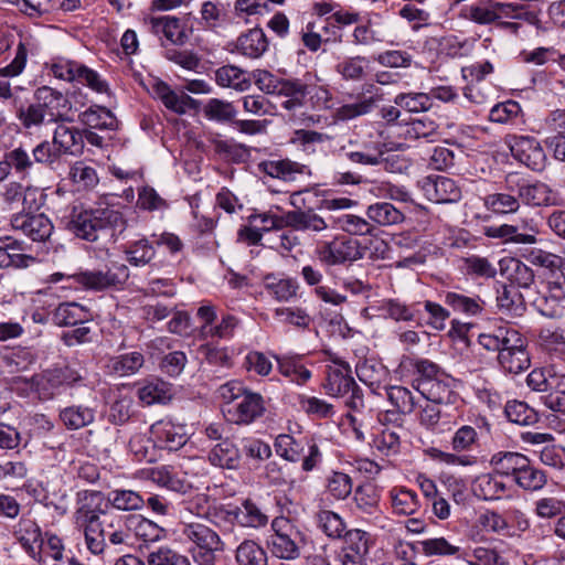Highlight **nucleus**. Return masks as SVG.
Returning <instances> with one entry per match:
<instances>
[{"label": "nucleus", "mask_w": 565, "mask_h": 565, "mask_svg": "<svg viewBox=\"0 0 565 565\" xmlns=\"http://www.w3.org/2000/svg\"><path fill=\"white\" fill-rule=\"evenodd\" d=\"M81 505L74 513V521L85 536L87 548L95 555L104 552L107 536L122 527V518L100 509L103 495L98 491L85 490L78 493Z\"/></svg>", "instance_id": "f257e3e1"}, {"label": "nucleus", "mask_w": 565, "mask_h": 565, "mask_svg": "<svg viewBox=\"0 0 565 565\" xmlns=\"http://www.w3.org/2000/svg\"><path fill=\"white\" fill-rule=\"evenodd\" d=\"M124 225L125 218L119 210L106 203H97L89 207L73 206L66 227L77 238L97 242L103 235Z\"/></svg>", "instance_id": "f03ea898"}, {"label": "nucleus", "mask_w": 565, "mask_h": 565, "mask_svg": "<svg viewBox=\"0 0 565 565\" xmlns=\"http://www.w3.org/2000/svg\"><path fill=\"white\" fill-rule=\"evenodd\" d=\"M223 401V413L230 423L250 425L266 413V402L260 393L246 387L243 382L232 380L218 388Z\"/></svg>", "instance_id": "7ed1b4c3"}, {"label": "nucleus", "mask_w": 565, "mask_h": 565, "mask_svg": "<svg viewBox=\"0 0 565 565\" xmlns=\"http://www.w3.org/2000/svg\"><path fill=\"white\" fill-rule=\"evenodd\" d=\"M459 17L476 24L488 25L501 19L524 20L529 24H537L539 15L515 2H499L495 0H478L461 8Z\"/></svg>", "instance_id": "20e7f679"}, {"label": "nucleus", "mask_w": 565, "mask_h": 565, "mask_svg": "<svg viewBox=\"0 0 565 565\" xmlns=\"http://www.w3.org/2000/svg\"><path fill=\"white\" fill-rule=\"evenodd\" d=\"M319 81L316 74L309 72L302 77L285 78L277 93L278 96L286 98L281 102V107L295 113L303 107L307 96L315 107H327L331 94L326 86L319 84Z\"/></svg>", "instance_id": "39448f33"}, {"label": "nucleus", "mask_w": 565, "mask_h": 565, "mask_svg": "<svg viewBox=\"0 0 565 565\" xmlns=\"http://www.w3.org/2000/svg\"><path fill=\"white\" fill-rule=\"evenodd\" d=\"M479 444V434L473 426L462 425L452 435L450 439L454 452L443 451L431 448L428 451L429 457L440 463L448 466L470 467L478 462V457L469 452Z\"/></svg>", "instance_id": "423d86ee"}, {"label": "nucleus", "mask_w": 565, "mask_h": 565, "mask_svg": "<svg viewBox=\"0 0 565 565\" xmlns=\"http://www.w3.org/2000/svg\"><path fill=\"white\" fill-rule=\"evenodd\" d=\"M322 387L329 396L347 398V405L353 411H360L364 407L363 394L352 376L350 364L326 366V379Z\"/></svg>", "instance_id": "0eeeda50"}, {"label": "nucleus", "mask_w": 565, "mask_h": 565, "mask_svg": "<svg viewBox=\"0 0 565 565\" xmlns=\"http://www.w3.org/2000/svg\"><path fill=\"white\" fill-rule=\"evenodd\" d=\"M274 447L276 454L289 462L302 459L301 469L306 472L316 469L322 460L319 446L309 438L298 439L289 434H280L276 437Z\"/></svg>", "instance_id": "6e6552de"}, {"label": "nucleus", "mask_w": 565, "mask_h": 565, "mask_svg": "<svg viewBox=\"0 0 565 565\" xmlns=\"http://www.w3.org/2000/svg\"><path fill=\"white\" fill-rule=\"evenodd\" d=\"M273 534L268 546L274 556L281 559H296L300 555L303 542L302 533L288 519L275 518L271 522Z\"/></svg>", "instance_id": "1a4fd4ad"}, {"label": "nucleus", "mask_w": 565, "mask_h": 565, "mask_svg": "<svg viewBox=\"0 0 565 565\" xmlns=\"http://www.w3.org/2000/svg\"><path fill=\"white\" fill-rule=\"evenodd\" d=\"M143 24L159 39L162 46L167 44L183 46L193 33V28L188 20L175 15L146 17Z\"/></svg>", "instance_id": "9d476101"}, {"label": "nucleus", "mask_w": 565, "mask_h": 565, "mask_svg": "<svg viewBox=\"0 0 565 565\" xmlns=\"http://www.w3.org/2000/svg\"><path fill=\"white\" fill-rule=\"evenodd\" d=\"M478 343L487 351L507 352L527 345L526 339L509 322L497 321L478 335Z\"/></svg>", "instance_id": "9b49d317"}, {"label": "nucleus", "mask_w": 565, "mask_h": 565, "mask_svg": "<svg viewBox=\"0 0 565 565\" xmlns=\"http://www.w3.org/2000/svg\"><path fill=\"white\" fill-rule=\"evenodd\" d=\"M315 255L328 267L351 263L361 257L358 242L343 235H338L331 241L317 242Z\"/></svg>", "instance_id": "f8f14e48"}, {"label": "nucleus", "mask_w": 565, "mask_h": 565, "mask_svg": "<svg viewBox=\"0 0 565 565\" xmlns=\"http://www.w3.org/2000/svg\"><path fill=\"white\" fill-rule=\"evenodd\" d=\"M512 157L533 171L544 170L547 157L540 141L532 136L509 134L503 139Z\"/></svg>", "instance_id": "ddd939ff"}, {"label": "nucleus", "mask_w": 565, "mask_h": 565, "mask_svg": "<svg viewBox=\"0 0 565 565\" xmlns=\"http://www.w3.org/2000/svg\"><path fill=\"white\" fill-rule=\"evenodd\" d=\"M85 289L103 291L122 286L129 278V269L124 264H114L107 270H86L72 276Z\"/></svg>", "instance_id": "4468645a"}, {"label": "nucleus", "mask_w": 565, "mask_h": 565, "mask_svg": "<svg viewBox=\"0 0 565 565\" xmlns=\"http://www.w3.org/2000/svg\"><path fill=\"white\" fill-rule=\"evenodd\" d=\"M33 100L47 118V122L57 124L72 120L70 117L72 104L63 92L44 85L34 90Z\"/></svg>", "instance_id": "2eb2a0df"}, {"label": "nucleus", "mask_w": 565, "mask_h": 565, "mask_svg": "<svg viewBox=\"0 0 565 565\" xmlns=\"http://www.w3.org/2000/svg\"><path fill=\"white\" fill-rule=\"evenodd\" d=\"M505 184L509 191H516L521 202L526 205L548 206L556 202L555 192L544 182L530 183L518 174L511 173L505 178Z\"/></svg>", "instance_id": "dca6fc26"}, {"label": "nucleus", "mask_w": 565, "mask_h": 565, "mask_svg": "<svg viewBox=\"0 0 565 565\" xmlns=\"http://www.w3.org/2000/svg\"><path fill=\"white\" fill-rule=\"evenodd\" d=\"M183 536L200 548V562L204 565L212 564L214 552L220 550L221 539L218 534L202 523H189L182 529Z\"/></svg>", "instance_id": "f3484780"}, {"label": "nucleus", "mask_w": 565, "mask_h": 565, "mask_svg": "<svg viewBox=\"0 0 565 565\" xmlns=\"http://www.w3.org/2000/svg\"><path fill=\"white\" fill-rule=\"evenodd\" d=\"M427 200L439 203H456L461 199V190L455 180L444 175H428L418 181Z\"/></svg>", "instance_id": "a211bd4d"}, {"label": "nucleus", "mask_w": 565, "mask_h": 565, "mask_svg": "<svg viewBox=\"0 0 565 565\" xmlns=\"http://www.w3.org/2000/svg\"><path fill=\"white\" fill-rule=\"evenodd\" d=\"M12 230L21 232L33 242H45L53 233L54 226L44 214L15 213L10 218Z\"/></svg>", "instance_id": "6ab92c4d"}, {"label": "nucleus", "mask_w": 565, "mask_h": 565, "mask_svg": "<svg viewBox=\"0 0 565 565\" xmlns=\"http://www.w3.org/2000/svg\"><path fill=\"white\" fill-rule=\"evenodd\" d=\"M383 100V93L373 84L363 86V95L356 102L343 104L335 109V118L342 121L352 120L370 114Z\"/></svg>", "instance_id": "aec40b11"}, {"label": "nucleus", "mask_w": 565, "mask_h": 565, "mask_svg": "<svg viewBox=\"0 0 565 565\" xmlns=\"http://www.w3.org/2000/svg\"><path fill=\"white\" fill-rule=\"evenodd\" d=\"M150 435L154 446L172 450H179L188 441L185 427L168 419H160L150 426Z\"/></svg>", "instance_id": "412c9836"}, {"label": "nucleus", "mask_w": 565, "mask_h": 565, "mask_svg": "<svg viewBox=\"0 0 565 565\" xmlns=\"http://www.w3.org/2000/svg\"><path fill=\"white\" fill-rule=\"evenodd\" d=\"M532 460L524 454L518 451L500 450L494 452L489 465L491 469L501 477H510L516 483L523 470Z\"/></svg>", "instance_id": "4be33fe9"}, {"label": "nucleus", "mask_w": 565, "mask_h": 565, "mask_svg": "<svg viewBox=\"0 0 565 565\" xmlns=\"http://www.w3.org/2000/svg\"><path fill=\"white\" fill-rule=\"evenodd\" d=\"M147 479L171 491L185 493L191 484L178 465H161L143 471Z\"/></svg>", "instance_id": "5701e85b"}, {"label": "nucleus", "mask_w": 565, "mask_h": 565, "mask_svg": "<svg viewBox=\"0 0 565 565\" xmlns=\"http://www.w3.org/2000/svg\"><path fill=\"white\" fill-rule=\"evenodd\" d=\"M399 367L402 372L414 376L413 382L416 391L420 383L431 382L445 373L444 369L437 363L419 356H403Z\"/></svg>", "instance_id": "b1692460"}, {"label": "nucleus", "mask_w": 565, "mask_h": 565, "mask_svg": "<svg viewBox=\"0 0 565 565\" xmlns=\"http://www.w3.org/2000/svg\"><path fill=\"white\" fill-rule=\"evenodd\" d=\"M454 379L446 372L443 376L431 381L423 382L417 390L423 397L435 404H454L458 398L457 393L452 388Z\"/></svg>", "instance_id": "393cba45"}, {"label": "nucleus", "mask_w": 565, "mask_h": 565, "mask_svg": "<svg viewBox=\"0 0 565 565\" xmlns=\"http://www.w3.org/2000/svg\"><path fill=\"white\" fill-rule=\"evenodd\" d=\"M285 224L294 231L311 233H321L329 227L327 221L313 209L287 211L285 213Z\"/></svg>", "instance_id": "a878e982"}, {"label": "nucleus", "mask_w": 565, "mask_h": 565, "mask_svg": "<svg viewBox=\"0 0 565 565\" xmlns=\"http://www.w3.org/2000/svg\"><path fill=\"white\" fill-rule=\"evenodd\" d=\"M501 476L492 472L481 473L472 483L476 497L483 500H501L509 497L511 488L500 479Z\"/></svg>", "instance_id": "bb28decb"}, {"label": "nucleus", "mask_w": 565, "mask_h": 565, "mask_svg": "<svg viewBox=\"0 0 565 565\" xmlns=\"http://www.w3.org/2000/svg\"><path fill=\"white\" fill-rule=\"evenodd\" d=\"M14 539L32 558L39 556L42 532L38 523L29 518H22L13 526Z\"/></svg>", "instance_id": "cd10ccee"}, {"label": "nucleus", "mask_w": 565, "mask_h": 565, "mask_svg": "<svg viewBox=\"0 0 565 565\" xmlns=\"http://www.w3.org/2000/svg\"><path fill=\"white\" fill-rule=\"evenodd\" d=\"M52 142L61 156H77L84 147L83 132L75 127L64 125V122H57Z\"/></svg>", "instance_id": "c85d7f7f"}, {"label": "nucleus", "mask_w": 565, "mask_h": 565, "mask_svg": "<svg viewBox=\"0 0 565 565\" xmlns=\"http://www.w3.org/2000/svg\"><path fill=\"white\" fill-rule=\"evenodd\" d=\"M278 372L291 383L306 385L312 377V372L299 355H274Z\"/></svg>", "instance_id": "c756f323"}, {"label": "nucleus", "mask_w": 565, "mask_h": 565, "mask_svg": "<svg viewBox=\"0 0 565 565\" xmlns=\"http://www.w3.org/2000/svg\"><path fill=\"white\" fill-rule=\"evenodd\" d=\"M53 322L58 327H75L93 319L90 310L77 302L60 303L53 311Z\"/></svg>", "instance_id": "7c9ffc66"}, {"label": "nucleus", "mask_w": 565, "mask_h": 565, "mask_svg": "<svg viewBox=\"0 0 565 565\" xmlns=\"http://www.w3.org/2000/svg\"><path fill=\"white\" fill-rule=\"evenodd\" d=\"M207 459L215 467L234 470L241 465V452L237 446L226 438L210 450Z\"/></svg>", "instance_id": "2f4dec72"}, {"label": "nucleus", "mask_w": 565, "mask_h": 565, "mask_svg": "<svg viewBox=\"0 0 565 565\" xmlns=\"http://www.w3.org/2000/svg\"><path fill=\"white\" fill-rule=\"evenodd\" d=\"M268 49V40L260 28H253L236 40V51L249 58L260 57Z\"/></svg>", "instance_id": "473e14b6"}, {"label": "nucleus", "mask_w": 565, "mask_h": 565, "mask_svg": "<svg viewBox=\"0 0 565 565\" xmlns=\"http://www.w3.org/2000/svg\"><path fill=\"white\" fill-rule=\"evenodd\" d=\"M263 172L271 178L282 181H295L297 175L305 174L308 171L307 166L290 159L267 160L259 166Z\"/></svg>", "instance_id": "72a5a7b5"}, {"label": "nucleus", "mask_w": 565, "mask_h": 565, "mask_svg": "<svg viewBox=\"0 0 565 565\" xmlns=\"http://www.w3.org/2000/svg\"><path fill=\"white\" fill-rule=\"evenodd\" d=\"M28 51L22 42L19 43L13 61L0 68V99L8 100L12 97V88L9 78L19 76L26 64Z\"/></svg>", "instance_id": "f704fd0d"}, {"label": "nucleus", "mask_w": 565, "mask_h": 565, "mask_svg": "<svg viewBox=\"0 0 565 565\" xmlns=\"http://www.w3.org/2000/svg\"><path fill=\"white\" fill-rule=\"evenodd\" d=\"M96 411L89 406L74 404L62 408L58 418L68 430H77L95 422Z\"/></svg>", "instance_id": "c9c22d12"}, {"label": "nucleus", "mask_w": 565, "mask_h": 565, "mask_svg": "<svg viewBox=\"0 0 565 565\" xmlns=\"http://www.w3.org/2000/svg\"><path fill=\"white\" fill-rule=\"evenodd\" d=\"M546 291L544 300L546 308L541 311L544 316L554 318L559 313L561 305L565 301V277H551L544 279Z\"/></svg>", "instance_id": "e433bc0d"}, {"label": "nucleus", "mask_w": 565, "mask_h": 565, "mask_svg": "<svg viewBox=\"0 0 565 565\" xmlns=\"http://www.w3.org/2000/svg\"><path fill=\"white\" fill-rule=\"evenodd\" d=\"M154 96L170 110L185 114L193 99L184 94H178L167 83L158 81L152 86Z\"/></svg>", "instance_id": "4c0bfd02"}, {"label": "nucleus", "mask_w": 565, "mask_h": 565, "mask_svg": "<svg viewBox=\"0 0 565 565\" xmlns=\"http://www.w3.org/2000/svg\"><path fill=\"white\" fill-rule=\"evenodd\" d=\"M403 135L406 140L435 142L440 137L439 125L429 117L417 118L405 125Z\"/></svg>", "instance_id": "58836bf2"}, {"label": "nucleus", "mask_w": 565, "mask_h": 565, "mask_svg": "<svg viewBox=\"0 0 565 565\" xmlns=\"http://www.w3.org/2000/svg\"><path fill=\"white\" fill-rule=\"evenodd\" d=\"M445 303L454 311L466 316L481 315L486 307V301L480 296H467L455 291L446 292Z\"/></svg>", "instance_id": "ea45409f"}, {"label": "nucleus", "mask_w": 565, "mask_h": 565, "mask_svg": "<svg viewBox=\"0 0 565 565\" xmlns=\"http://www.w3.org/2000/svg\"><path fill=\"white\" fill-rule=\"evenodd\" d=\"M215 82L221 87L244 92L250 87V78L247 72L234 66L223 65L215 71Z\"/></svg>", "instance_id": "a19ab883"}, {"label": "nucleus", "mask_w": 565, "mask_h": 565, "mask_svg": "<svg viewBox=\"0 0 565 565\" xmlns=\"http://www.w3.org/2000/svg\"><path fill=\"white\" fill-rule=\"evenodd\" d=\"M228 516L242 526L262 527L268 522V516L250 500H245L242 507L230 511Z\"/></svg>", "instance_id": "79ce46f5"}, {"label": "nucleus", "mask_w": 565, "mask_h": 565, "mask_svg": "<svg viewBox=\"0 0 565 565\" xmlns=\"http://www.w3.org/2000/svg\"><path fill=\"white\" fill-rule=\"evenodd\" d=\"M531 262L542 267L544 279L553 277H565V258L545 252L543 249L532 250L530 254Z\"/></svg>", "instance_id": "37998d69"}, {"label": "nucleus", "mask_w": 565, "mask_h": 565, "mask_svg": "<svg viewBox=\"0 0 565 565\" xmlns=\"http://www.w3.org/2000/svg\"><path fill=\"white\" fill-rule=\"evenodd\" d=\"M390 497L393 512L397 515H412L420 508L417 493L411 489L393 488Z\"/></svg>", "instance_id": "c03bdc74"}, {"label": "nucleus", "mask_w": 565, "mask_h": 565, "mask_svg": "<svg viewBox=\"0 0 565 565\" xmlns=\"http://www.w3.org/2000/svg\"><path fill=\"white\" fill-rule=\"evenodd\" d=\"M265 290L275 300L287 302L297 297L299 284L294 278H277L267 276L264 281Z\"/></svg>", "instance_id": "a18cd8bd"}, {"label": "nucleus", "mask_w": 565, "mask_h": 565, "mask_svg": "<svg viewBox=\"0 0 565 565\" xmlns=\"http://www.w3.org/2000/svg\"><path fill=\"white\" fill-rule=\"evenodd\" d=\"M143 364V354L138 351H132L111 358L108 367L110 372L119 376H130L138 373Z\"/></svg>", "instance_id": "49530a36"}, {"label": "nucleus", "mask_w": 565, "mask_h": 565, "mask_svg": "<svg viewBox=\"0 0 565 565\" xmlns=\"http://www.w3.org/2000/svg\"><path fill=\"white\" fill-rule=\"evenodd\" d=\"M81 122L92 129H115L117 121L106 107L90 106L78 116Z\"/></svg>", "instance_id": "de8ad7c7"}, {"label": "nucleus", "mask_w": 565, "mask_h": 565, "mask_svg": "<svg viewBox=\"0 0 565 565\" xmlns=\"http://www.w3.org/2000/svg\"><path fill=\"white\" fill-rule=\"evenodd\" d=\"M503 273H505L508 279L521 287L529 288L534 282L533 269L516 258H509L501 264Z\"/></svg>", "instance_id": "09e8293b"}, {"label": "nucleus", "mask_w": 565, "mask_h": 565, "mask_svg": "<svg viewBox=\"0 0 565 565\" xmlns=\"http://www.w3.org/2000/svg\"><path fill=\"white\" fill-rule=\"evenodd\" d=\"M61 372L58 369L47 370L40 375L32 377V385L41 399H52L62 386Z\"/></svg>", "instance_id": "8fccbe9b"}, {"label": "nucleus", "mask_w": 565, "mask_h": 565, "mask_svg": "<svg viewBox=\"0 0 565 565\" xmlns=\"http://www.w3.org/2000/svg\"><path fill=\"white\" fill-rule=\"evenodd\" d=\"M238 565H267L268 556L263 546L254 540H244L235 551Z\"/></svg>", "instance_id": "3c124183"}, {"label": "nucleus", "mask_w": 565, "mask_h": 565, "mask_svg": "<svg viewBox=\"0 0 565 565\" xmlns=\"http://www.w3.org/2000/svg\"><path fill=\"white\" fill-rule=\"evenodd\" d=\"M367 217L381 226L399 224L404 221V214L388 202H377L366 210Z\"/></svg>", "instance_id": "603ef678"}, {"label": "nucleus", "mask_w": 565, "mask_h": 565, "mask_svg": "<svg viewBox=\"0 0 565 565\" xmlns=\"http://www.w3.org/2000/svg\"><path fill=\"white\" fill-rule=\"evenodd\" d=\"M527 345L502 352L498 355L500 366L510 374H519L525 371L530 364L531 359L526 350Z\"/></svg>", "instance_id": "864d4df0"}, {"label": "nucleus", "mask_w": 565, "mask_h": 565, "mask_svg": "<svg viewBox=\"0 0 565 565\" xmlns=\"http://www.w3.org/2000/svg\"><path fill=\"white\" fill-rule=\"evenodd\" d=\"M171 385L158 379L146 382L138 390L139 399L146 405L166 403L171 398Z\"/></svg>", "instance_id": "5fc2aeb1"}, {"label": "nucleus", "mask_w": 565, "mask_h": 565, "mask_svg": "<svg viewBox=\"0 0 565 565\" xmlns=\"http://www.w3.org/2000/svg\"><path fill=\"white\" fill-rule=\"evenodd\" d=\"M355 372L359 380L373 393H377L386 376V371L382 365L369 360L358 363Z\"/></svg>", "instance_id": "6e6d98bb"}, {"label": "nucleus", "mask_w": 565, "mask_h": 565, "mask_svg": "<svg viewBox=\"0 0 565 565\" xmlns=\"http://www.w3.org/2000/svg\"><path fill=\"white\" fill-rule=\"evenodd\" d=\"M401 426L384 427L373 439L374 448L382 455L392 456L399 452L401 449Z\"/></svg>", "instance_id": "4d7b16f0"}, {"label": "nucleus", "mask_w": 565, "mask_h": 565, "mask_svg": "<svg viewBox=\"0 0 565 565\" xmlns=\"http://www.w3.org/2000/svg\"><path fill=\"white\" fill-rule=\"evenodd\" d=\"M369 64L370 61L365 56H350L340 61L335 66V71L345 81L360 82L364 78Z\"/></svg>", "instance_id": "13d9d810"}, {"label": "nucleus", "mask_w": 565, "mask_h": 565, "mask_svg": "<svg viewBox=\"0 0 565 565\" xmlns=\"http://www.w3.org/2000/svg\"><path fill=\"white\" fill-rule=\"evenodd\" d=\"M353 501L362 513L374 515L380 512V494L376 488L371 483L356 487Z\"/></svg>", "instance_id": "bf43d9fd"}, {"label": "nucleus", "mask_w": 565, "mask_h": 565, "mask_svg": "<svg viewBox=\"0 0 565 565\" xmlns=\"http://www.w3.org/2000/svg\"><path fill=\"white\" fill-rule=\"evenodd\" d=\"M318 527L331 540L342 539L345 533V522L331 510H320L316 514Z\"/></svg>", "instance_id": "052dcab7"}, {"label": "nucleus", "mask_w": 565, "mask_h": 565, "mask_svg": "<svg viewBox=\"0 0 565 565\" xmlns=\"http://www.w3.org/2000/svg\"><path fill=\"white\" fill-rule=\"evenodd\" d=\"M385 390L388 401L399 414L409 415L415 411L417 402L415 394L409 388L392 385Z\"/></svg>", "instance_id": "680f3d73"}, {"label": "nucleus", "mask_w": 565, "mask_h": 565, "mask_svg": "<svg viewBox=\"0 0 565 565\" xmlns=\"http://www.w3.org/2000/svg\"><path fill=\"white\" fill-rule=\"evenodd\" d=\"M68 178L77 190H90L99 181L96 170L82 160L71 166Z\"/></svg>", "instance_id": "e2e57ef3"}, {"label": "nucleus", "mask_w": 565, "mask_h": 565, "mask_svg": "<svg viewBox=\"0 0 565 565\" xmlns=\"http://www.w3.org/2000/svg\"><path fill=\"white\" fill-rule=\"evenodd\" d=\"M504 413L511 423L523 426L534 425L540 419L537 412L521 401L508 402L504 406Z\"/></svg>", "instance_id": "0e129e2a"}, {"label": "nucleus", "mask_w": 565, "mask_h": 565, "mask_svg": "<svg viewBox=\"0 0 565 565\" xmlns=\"http://www.w3.org/2000/svg\"><path fill=\"white\" fill-rule=\"evenodd\" d=\"M510 191L509 193H492L488 194L484 198V206L495 213V214H510L519 211L521 204V200L518 196L513 195Z\"/></svg>", "instance_id": "69168bd1"}, {"label": "nucleus", "mask_w": 565, "mask_h": 565, "mask_svg": "<svg viewBox=\"0 0 565 565\" xmlns=\"http://www.w3.org/2000/svg\"><path fill=\"white\" fill-rule=\"evenodd\" d=\"M394 104L409 113L428 111L433 107L431 96L422 92L399 93L394 97Z\"/></svg>", "instance_id": "338daca9"}, {"label": "nucleus", "mask_w": 565, "mask_h": 565, "mask_svg": "<svg viewBox=\"0 0 565 565\" xmlns=\"http://www.w3.org/2000/svg\"><path fill=\"white\" fill-rule=\"evenodd\" d=\"M539 345L547 352L558 351L565 345V324H550L540 329Z\"/></svg>", "instance_id": "774afa93"}]
</instances>
